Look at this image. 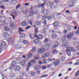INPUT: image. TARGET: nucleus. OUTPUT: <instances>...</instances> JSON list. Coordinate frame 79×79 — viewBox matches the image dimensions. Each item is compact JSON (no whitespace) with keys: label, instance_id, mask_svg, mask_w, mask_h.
<instances>
[{"label":"nucleus","instance_id":"f257e3e1","mask_svg":"<svg viewBox=\"0 0 79 79\" xmlns=\"http://www.w3.org/2000/svg\"><path fill=\"white\" fill-rule=\"evenodd\" d=\"M50 44H46L42 46L43 49H39L38 50V52L40 53H42L45 51V50H48L50 48Z\"/></svg>","mask_w":79,"mask_h":79},{"label":"nucleus","instance_id":"f03ea898","mask_svg":"<svg viewBox=\"0 0 79 79\" xmlns=\"http://www.w3.org/2000/svg\"><path fill=\"white\" fill-rule=\"evenodd\" d=\"M69 46H68V47L66 46L64 48H66L67 49L66 50V52H67V54L68 56H70L71 53V51L72 52H75V49L74 48H69Z\"/></svg>","mask_w":79,"mask_h":79},{"label":"nucleus","instance_id":"7ed1b4c3","mask_svg":"<svg viewBox=\"0 0 79 79\" xmlns=\"http://www.w3.org/2000/svg\"><path fill=\"white\" fill-rule=\"evenodd\" d=\"M12 13H14L15 14V15H11V16L12 17L13 19H15V18L16 16H18V13L16 11V10H12Z\"/></svg>","mask_w":79,"mask_h":79},{"label":"nucleus","instance_id":"20e7f679","mask_svg":"<svg viewBox=\"0 0 79 79\" xmlns=\"http://www.w3.org/2000/svg\"><path fill=\"white\" fill-rule=\"evenodd\" d=\"M17 3H18L17 0H12L10 2V4L11 5H16Z\"/></svg>","mask_w":79,"mask_h":79},{"label":"nucleus","instance_id":"39448f33","mask_svg":"<svg viewBox=\"0 0 79 79\" xmlns=\"http://www.w3.org/2000/svg\"><path fill=\"white\" fill-rule=\"evenodd\" d=\"M67 44H68V40H65L63 41L62 46V47H66Z\"/></svg>","mask_w":79,"mask_h":79},{"label":"nucleus","instance_id":"423d86ee","mask_svg":"<svg viewBox=\"0 0 79 79\" xmlns=\"http://www.w3.org/2000/svg\"><path fill=\"white\" fill-rule=\"evenodd\" d=\"M3 36L5 39H8L10 37V35L6 33H4L3 34Z\"/></svg>","mask_w":79,"mask_h":79},{"label":"nucleus","instance_id":"0eeeda50","mask_svg":"<svg viewBox=\"0 0 79 79\" xmlns=\"http://www.w3.org/2000/svg\"><path fill=\"white\" fill-rule=\"evenodd\" d=\"M49 55H50V53L47 52L44 53V55L42 56V57L43 58H46V57H48Z\"/></svg>","mask_w":79,"mask_h":79},{"label":"nucleus","instance_id":"6e6552de","mask_svg":"<svg viewBox=\"0 0 79 79\" xmlns=\"http://www.w3.org/2000/svg\"><path fill=\"white\" fill-rule=\"evenodd\" d=\"M30 10H31L30 11V13L29 16H32L34 14V13H33V8H32V6H31L30 8Z\"/></svg>","mask_w":79,"mask_h":79},{"label":"nucleus","instance_id":"1a4fd4ad","mask_svg":"<svg viewBox=\"0 0 79 79\" xmlns=\"http://www.w3.org/2000/svg\"><path fill=\"white\" fill-rule=\"evenodd\" d=\"M65 26L66 27H67V29L68 31H69L71 30V27L70 25H69L68 24H65Z\"/></svg>","mask_w":79,"mask_h":79},{"label":"nucleus","instance_id":"9d476101","mask_svg":"<svg viewBox=\"0 0 79 79\" xmlns=\"http://www.w3.org/2000/svg\"><path fill=\"white\" fill-rule=\"evenodd\" d=\"M14 69L16 71H18L20 70V67L18 65H16L15 66Z\"/></svg>","mask_w":79,"mask_h":79},{"label":"nucleus","instance_id":"9b49d317","mask_svg":"<svg viewBox=\"0 0 79 79\" xmlns=\"http://www.w3.org/2000/svg\"><path fill=\"white\" fill-rule=\"evenodd\" d=\"M35 37H36V38H37L38 39H42V38H43V35H40L38 36H37V35H35Z\"/></svg>","mask_w":79,"mask_h":79},{"label":"nucleus","instance_id":"f8f14e48","mask_svg":"<svg viewBox=\"0 0 79 79\" xmlns=\"http://www.w3.org/2000/svg\"><path fill=\"white\" fill-rule=\"evenodd\" d=\"M43 13L44 15H48L49 14V12H48L47 10H44L43 11Z\"/></svg>","mask_w":79,"mask_h":79},{"label":"nucleus","instance_id":"ddd939ff","mask_svg":"<svg viewBox=\"0 0 79 79\" xmlns=\"http://www.w3.org/2000/svg\"><path fill=\"white\" fill-rule=\"evenodd\" d=\"M0 20L2 22H3L4 21H5V17L4 16L1 17L0 16Z\"/></svg>","mask_w":79,"mask_h":79},{"label":"nucleus","instance_id":"4468645a","mask_svg":"<svg viewBox=\"0 0 79 79\" xmlns=\"http://www.w3.org/2000/svg\"><path fill=\"white\" fill-rule=\"evenodd\" d=\"M35 36V35L33 34H30V37L31 39H34V37Z\"/></svg>","mask_w":79,"mask_h":79},{"label":"nucleus","instance_id":"2eb2a0df","mask_svg":"<svg viewBox=\"0 0 79 79\" xmlns=\"http://www.w3.org/2000/svg\"><path fill=\"white\" fill-rule=\"evenodd\" d=\"M59 63H60V61L58 60L56 61V62H54V64L55 66H58V64H59Z\"/></svg>","mask_w":79,"mask_h":79},{"label":"nucleus","instance_id":"dca6fc26","mask_svg":"<svg viewBox=\"0 0 79 79\" xmlns=\"http://www.w3.org/2000/svg\"><path fill=\"white\" fill-rule=\"evenodd\" d=\"M58 52V51L56 50H53L52 51V53L53 55H56Z\"/></svg>","mask_w":79,"mask_h":79},{"label":"nucleus","instance_id":"f3484780","mask_svg":"<svg viewBox=\"0 0 79 79\" xmlns=\"http://www.w3.org/2000/svg\"><path fill=\"white\" fill-rule=\"evenodd\" d=\"M39 40L37 38V39H35L33 41V42L34 44H37L39 43Z\"/></svg>","mask_w":79,"mask_h":79},{"label":"nucleus","instance_id":"a211bd4d","mask_svg":"<svg viewBox=\"0 0 79 79\" xmlns=\"http://www.w3.org/2000/svg\"><path fill=\"white\" fill-rule=\"evenodd\" d=\"M23 44L25 45H27L29 44V41L27 40H24L23 41Z\"/></svg>","mask_w":79,"mask_h":79},{"label":"nucleus","instance_id":"6ab92c4d","mask_svg":"<svg viewBox=\"0 0 79 79\" xmlns=\"http://www.w3.org/2000/svg\"><path fill=\"white\" fill-rule=\"evenodd\" d=\"M26 61L25 60H23L21 62V65L22 66H24L25 64H26Z\"/></svg>","mask_w":79,"mask_h":79},{"label":"nucleus","instance_id":"aec40b11","mask_svg":"<svg viewBox=\"0 0 79 79\" xmlns=\"http://www.w3.org/2000/svg\"><path fill=\"white\" fill-rule=\"evenodd\" d=\"M51 37L52 39H56V38L57 37V35H55V34H53L52 35H51Z\"/></svg>","mask_w":79,"mask_h":79},{"label":"nucleus","instance_id":"412c9836","mask_svg":"<svg viewBox=\"0 0 79 79\" xmlns=\"http://www.w3.org/2000/svg\"><path fill=\"white\" fill-rule=\"evenodd\" d=\"M35 72H31L30 73V75L31 76H32L33 77L35 76Z\"/></svg>","mask_w":79,"mask_h":79},{"label":"nucleus","instance_id":"4be33fe9","mask_svg":"<svg viewBox=\"0 0 79 79\" xmlns=\"http://www.w3.org/2000/svg\"><path fill=\"white\" fill-rule=\"evenodd\" d=\"M21 25L22 26H26V25H27V23H26V22H23L21 23Z\"/></svg>","mask_w":79,"mask_h":79},{"label":"nucleus","instance_id":"5701e85b","mask_svg":"<svg viewBox=\"0 0 79 79\" xmlns=\"http://www.w3.org/2000/svg\"><path fill=\"white\" fill-rule=\"evenodd\" d=\"M54 27H57L58 26V23L57 22H55L53 23Z\"/></svg>","mask_w":79,"mask_h":79},{"label":"nucleus","instance_id":"b1692460","mask_svg":"<svg viewBox=\"0 0 79 79\" xmlns=\"http://www.w3.org/2000/svg\"><path fill=\"white\" fill-rule=\"evenodd\" d=\"M1 44L2 46H6V43L3 41H1Z\"/></svg>","mask_w":79,"mask_h":79},{"label":"nucleus","instance_id":"393cba45","mask_svg":"<svg viewBox=\"0 0 79 79\" xmlns=\"http://www.w3.org/2000/svg\"><path fill=\"white\" fill-rule=\"evenodd\" d=\"M15 61L12 62L11 63V66H10V68H12L13 67L15 66Z\"/></svg>","mask_w":79,"mask_h":79},{"label":"nucleus","instance_id":"a878e982","mask_svg":"<svg viewBox=\"0 0 79 79\" xmlns=\"http://www.w3.org/2000/svg\"><path fill=\"white\" fill-rule=\"evenodd\" d=\"M20 37H21V38H23L25 37V34L24 33H21L20 34Z\"/></svg>","mask_w":79,"mask_h":79},{"label":"nucleus","instance_id":"bb28decb","mask_svg":"<svg viewBox=\"0 0 79 79\" xmlns=\"http://www.w3.org/2000/svg\"><path fill=\"white\" fill-rule=\"evenodd\" d=\"M41 33L42 34H46V33H47V32H46L45 29H43L41 30Z\"/></svg>","mask_w":79,"mask_h":79},{"label":"nucleus","instance_id":"cd10ccee","mask_svg":"<svg viewBox=\"0 0 79 79\" xmlns=\"http://www.w3.org/2000/svg\"><path fill=\"white\" fill-rule=\"evenodd\" d=\"M35 24L36 26H40V25H41V23L40 22H36L35 23Z\"/></svg>","mask_w":79,"mask_h":79},{"label":"nucleus","instance_id":"c85d7f7f","mask_svg":"<svg viewBox=\"0 0 79 79\" xmlns=\"http://www.w3.org/2000/svg\"><path fill=\"white\" fill-rule=\"evenodd\" d=\"M43 29L46 30V29H48V25H45L44 26Z\"/></svg>","mask_w":79,"mask_h":79},{"label":"nucleus","instance_id":"c756f323","mask_svg":"<svg viewBox=\"0 0 79 79\" xmlns=\"http://www.w3.org/2000/svg\"><path fill=\"white\" fill-rule=\"evenodd\" d=\"M49 41V40H48V39L47 38H45L44 40V43H48Z\"/></svg>","mask_w":79,"mask_h":79},{"label":"nucleus","instance_id":"7c9ffc66","mask_svg":"<svg viewBox=\"0 0 79 79\" xmlns=\"http://www.w3.org/2000/svg\"><path fill=\"white\" fill-rule=\"evenodd\" d=\"M41 67L40 65H38L36 66H35V69H39V68H40Z\"/></svg>","mask_w":79,"mask_h":79},{"label":"nucleus","instance_id":"2f4dec72","mask_svg":"<svg viewBox=\"0 0 79 79\" xmlns=\"http://www.w3.org/2000/svg\"><path fill=\"white\" fill-rule=\"evenodd\" d=\"M4 30L6 31H9L10 30V28H8V27H4Z\"/></svg>","mask_w":79,"mask_h":79},{"label":"nucleus","instance_id":"473e14b6","mask_svg":"<svg viewBox=\"0 0 79 79\" xmlns=\"http://www.w3.org/2000/svg\"><path fill=\"white\" fill-rule=\"evenodd\" d=\"M32 56V54H31L30 53H29L27 55V58H31Z\"/></svg>","mask_w":79,"mask_h":79},{"label":"nucleus","instance_id":"72a5a7b5","mask_svg":"<svg viewBox=\"0 0 79 79\" xmlns=\"http://www.w3.org/2000/svg\"><path fill=\"white\" fill-rule=\"evenodd\" d=\"M28 13H29V12L27 11V10H25L23 11V14H25V15H27Z\"/></svg>","mask_w":79,"mask_h":79},{"label":"nucleus","instance_id":"f704fd0d","mask_svg":"<svg viewBox=\"0 0 79 79\" xmlns=\"http://www.w3.org/2000/svg\"><path fill=\"white\" fill-rule=\"evenodd\" d=\"M45 6V3H44L43 4H38V7L39 8H40V7H42V6Z\"/></svg>","mask_w":79,"mask_h":79},{"label":"nucleus","instance_id":"c9c22d12","mask_svg":"<svg viewBox=\"0 0 79 79\" xmlns=\"http://www.w3.org/2000/svg\"><path fill=\"white\" fill-rule=\"evenodd\" d=\"M15 48L17 49H19L20 48V46L19 44H17L15 46Z\"/></svg>","mask_w":79,"mask_h":79},{"label":"nucleus","instance_id":"e433bc0d","mask_svg":"<svg viewBox=\"0 0 79 79\" xmlns=\"http://www.w3.org/2000/svg\"><path fill=\"white\" fill-rule=\"evenodd\" d=\"M67 38L69 40H71V36H70L69 35H67Z\"/></svg>","mask_w":79,"mask_h":79},{"label":"nucleus","instance_id":"4c0bfd02","mask_svg":"<svg viewBox=\"0 0 79 79\" xmlns=\"http://www.w3.org/2000/svg\"><path fill=\"white\" fill-rule=\"evenodd\" d=\"M7 19L8 21V22H11V20H12V19H11V18H10V17H8V18H7Z\"/></svg>","mask_w":79,"mask_h":79},{"label":"nucleus","instance_id":"58836bf2","mask_svg":"<svg viewBox=\"0 0 79 79\" xmlns=\"http://www.w3.org/2000/svg\"><path fill=\"white\" fill-rule=\"evenodd\" d=\"M31 63H33L34 64H35L36 63V61L35 60H31L30 61Z\"/></svg>","mask_w":79,"mask_h":79},{"label":"nucleus","instance_id":"ea45409f","mask_svg":"<svg viewBox=\"0 0 79 79\" xmlns=\"http://www.w3.org/2000/svg\"><path fill=\"white\" fill-rule=\"evenodd\" d=\"M15 76V74H14V73H11L10 75V77L13 78Z\"/></svg>","mask_w":79,"mask_h":79},{"label":"nucleus","instance_id":"a19ab883","mask_svg":"<svg viewBox=\"0 0 79 79\" xmlns=\"http://www.w3.org/2000/svg\"><path fill=\"white\" fill-rule=\"evenodd\" d=\"M21 5L20 4H18L16 6V9L17 10L19 8H20V6Z\"/></svg>","mask_w":79,"mask_h":79},{"label":"nucleus","instance_id":"79ce46f5","mask_svg":"<svg viewBox=\"0 0 79 79\" xmlns=\"http://www.w3.org/2000/svg\"><path fill=\"white\" fill-rule=\"evenodd\" d=\"M65 39H66V36H64L62 37V38L61 39V40H62V41H64Z\"/></svg>","mask_w":79,"mask_h":79},{"label":"nucleus","instance_id":"37998d69","mask_svg":"<svg viewBox=\"0 0 79 79\" xmlns=\"http://www.w3.org/2000/svg\"><path fill=\"white\" fill-rule=\"evenodd\" d=\"M59 45V43L57 42H55L54 44V45L56 46L57 47Z\"/></svg>","mask_w":79,"mask_h":79},{"label":"nucleus","instance_id":"c03bdc74","mask_svg":"<svg viewBox=\"0 0 79 79\" xmlns=\"http://www.w3.org/2000/svg\"><path fill=\"white\" fill-rule=\"evenodd\" d=\"M79 71L78 70L77 72H76L75 73V76H77V77L79 75Z\"/></svg>","mask_w":79,"mask_h":79},{"label":"nucleus","instance_id":"a18cd8bd","mask_svg":"<svg viewBox=\"0 0 79 79\" xmlns=\"http://www.w3.org/2000/svg\"><path fill=\"white\" fill-rule=\"evenodd\" d=\"M34 58L35 60H38V59H39V57L38 56L36 55L35 57H34Z\"/></svg>","mask_w":79,"mask_h":79},{"label":"nucleus","instance_id":"49530a36","mask_svg":"<svg viewBox=\"0 0 79 79\" xmlns=\"http://www.w3.org/2000/svg\"><path fill=\"white\" fill-rule=\"evenodd\" d=\"M35 34L36 33H37L38 32V27L36 28L35 29Z\"/></svg>","mask_w":79,"mask_h":79},{"label":"nucleus","instance_id":"de8ad7c7","mask_svg":"<svg viewBox=\"0 0 79 79\" xmlns=\"http://www.w3.org/2000/svg\"><path fill=\"white\" fill-rule=\"evenodd\" d=\"M15 59H16V61H19V60H21V58L20 57H18L16 58Z\"/></svg>","mask_w":79,"mask_h":79},{"label":"nucleus","instance_id":"09e8293b","mask_svg":"<svg viewBox=\"0 0 79 79\" xmlns=\"http://www.w3.org/2000/svg\"><path fill=\"white\" fill-rule=\"evenodd\" d=\"M67 19H68L69 20V21H71V20H72V18L71 17H68Z\"/></svg>","mask_w":79,"mask_h":79},{"label":"nucleus","instance_id":"8fccbe9b","mask_svg":"<svg viewBox=\"0 0 79 79\" xmlns=\"http://www.w3.org/2000/svg\"><path fill=\"white\" fill-rule=\"evenodd\" d=\"M72 4H70L69 5V8H71V7H72L73 5H74V4H73V3H71Z\"/></svg>","mask_w":79,"mask_h":79},{"label":"nucleus","instance_id":"3c124183","mask_svg":"<svg viewBox=\"0 0 79 79\" xmlns=\"http://www.w3.org/2000/svg\"><path fill=\"white\" fill-rule=\"evenodd\" d=\"M43 63H44V64H46V63H47V60L45 59L43 60Z\"/></svg>","mask_w":79,"mask_h":79},{"label":"nucleus","instance_id":"603ef678","mask_svg":"<svg viewBox=\"0 0 79 79\" xmlns=\"http://www.w3.org/2000/svg\"><path fill=\"white\" fill-rule=\"evenodd\" d=\"M51 31L52 33H55V34H56V33H59V32L55 31H54L53 30H52Z\"/></svg>","mask_w":79,"mask_h":79},{"label":"nucleus","instance_id":"864d4df0","mask_svg":"<svg viewBox=\"0 0 79 79\" xmlns=\"http://www.w3.org/2000/svg\"><path fill=\"white\" fill-rule=\"evenodd\" d=\"M78 43H79V42H77V43L76 42L74 43H73V45H74V46H76V45L78 44Z\"/></svg>","mask_w":79,"mask_h":79},{"label":"nucleus","instance_id":"5fc2aeb1","mask_svg":"<svg viewBox=\"0 0 79 79\" xmlns=\"http://www.w3.org/2000/svg\"><path fill=\"white\" fill-rule=\"evenodd\" d=\"M43 23L44 24H47V23L46 22V20H43Z\"/></svg>","mask_w":79,"mask_h":79},{"label":"nucleus","instance_id":"6e6d98bb","mask_svg":"<svg viewBox=\"0 0 79 79\" xmlns=\"http://www.w3.org/2000/svg\"><path fill=\"white\" fill-rule=\"evenodd\" d=\"M67 32H68L67 30H64L63 31L64 34H66V33H67Z\"/></svg>","mask_w":79,"mask_h":79},{"label":"nucleus","instance_id":"4d7b16f0","mask_svg":"<svg viewBox=\"0 0 79 79\" xmlns=\"http://www.w3.org/2000/svg\"><path fill=\"white\" fill-rule=\"evenodd\" d=\"M42 19H43V20H45V19H46V16H43Z\"/></svg>","mask_w":79,"mask_h":79},{"label":"nucleus","instance_id":"13d9d810","mask_svg":"<svg viewBox=\"0 0 79 79\" xmlns=\"http://www.w3.org/2000/svg\"><path fill=\"white\" fill-rule=\"evenodd\" d=\"M0 74L2 76V77H3V76H4V73H3V72H0Z\"/></svg>","mask_w":79,"mask_h":79},{"label":"nucleus","instance_id":"bf43d9fd","mask_svg":"<svg viewBox=\"0 0 79 79\" xmlns=\"http://www.w3.org/2000/svg\"><path fill=\"white\" fill-rule=\"evenodd\" d=\"M31 64H32V63L31 62V61L30 62L28 63V67H29L31 66Z\"/></svg>","mask_w":79,"mask_h":79},{"label":"nucleus","instance_id":"052dcab7","mask_svg":"<svg viewBox=\"0 0 79 79\" xmlns=\"http://www.w3.org/2000/svg\"><path fill=\"white\" fill-rule=\"evenodd\" d=\"M35 51V48L34 47H33L32 48V51L34 52Z\"/></svg>","mask_w":79,"mask_h":79},{"label":"nucleus","instance_id":"680f3d73","mask_svg":"<svg viewBox=\"0 0 79 79\" xmlns=\"http://www.w3.org/2000/svg\"><path fill=\"white\" fill-rule=\"evenodd\" d=\"M48 76V75H42L41 76V77H46V76Z\"/></svg>","mask_w":79,"mask_h":79},{"label":"nucleus","instance_id":"e2e57ef3","mask_svg":"<svg viewBox=\"0 0 79 79\" xmlns=\"http://www.w3.org/2000/svg\"><path fill=\"white\" fill-rule=\"evenodd\" d=\"M56 47H57V46H55V45H54L52 46V48H53V49H56Z\"/></svg>","mask_w":79,"mask_h":79},{"label":"nucleus","instance_id":"0e129e2a","mask_svg":"<svg viewBox=\"0 0 79 79\" xmlns=\"http://www.w3.org/2000/svg\"><path fill=\"white\" fill-rule=\"evenodd\" d=\"M46 68L47 67L46 66H43L42 67V68L43 69H46Z\"/></svg>","mask_w":79,"mask_h":79},{"label":"nucleus","instance_id":"69168bd1","mask_svg":"<svg viewBox=\"0 0 79 79\" xmlns=\"http://www.w3.org/2000/svg\"><path fill=\"white\" fill-rule=\"evenodd\" d=\"M75 0H72V1L71 2H70L71 3H74V2H75Z\"/></svg>","mask_w":79,"mask_h":79},{"label":"nucleus","instance_id":"338daca9","mask_svg":"<svg viewBox=\"0 0 79 79\" xmlns=\"http://www.w3.org/2000/svg\"><path fill=\"white\" fill-rule=\"evenodd\" d=\"M0 7L2 9H3V10H5V7H4V6H3L2 5Z\"/></svg>","mask_w":79,"mask_h":79},{"label":"nucleus","instance_id":"774afa93","mask_svg":"<svg viewBox=\"0 0 79 79\" xmlns=\"http://www.w3.org/2000/svg\"><path fill=\"white\" fill-rule=\"evenodd\" d=\"M53 5V2H51L50 3V6H52Z\"/></svg>","mask_w":79,"mask_h":79}]
</instances>
